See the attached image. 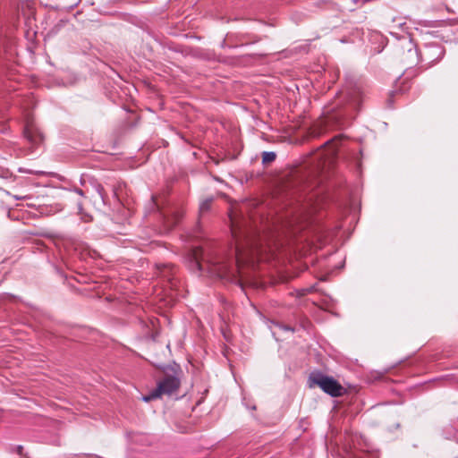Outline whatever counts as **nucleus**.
<instances>
[{"label": "nucleus", "mask_w": 458, "mask_h": 458, "mask_svg": "<svg viewBox=\"0 0 458 458\" xmlns=\"http://www.w3.org/2000/svg\"><path fill=\"white\" fill-rule=\"evenodd\" d=\"M231 232L235 241V264H229L228 260L210 249L196 247L191 252V267L199 272L207 270L212 276L228 280H236L240 274V263L243 260L246 252L253 255L259 250V235L248 221H238L230 216Z\"/></svg>", "instance_id": "f257e3e1"}, {"label": "nucleus", "mask_w": 458, "mask_h": 458, "mask_svg": "<svg viewBox=\"0 0 458 458\" xmlns=\"http://www.w3.org/2000/svg\"><path fill=\"white\" fill-rule=\"evenodd\" d=\"M310 386H319L326 394L332 397H340L345 393L344 387L334 377L320 372L311 373L310 376Z\"/></svg>", "instance_id": "f03ea898"}, {"label": "nucleus", "mask_w": 458, "mask_h": 458, "mask_svg": "<svg viewBox=\"0 0 458 458\" xmlns=\"http://www.w3.org/2000/svg\"><path fill=\"white\" fill-rule=\"evenodd\" d=\"M180 386V380L178 377L174 376H166L163 380H161L156 388V395H163L167 394L170 395Z\"/></svg>", "instance_id": "7ed1b4c3"}, {"label": "nucleus", "mask_w": 458, "mask_h": 458, "mask_svg": "<svg viewBox=\"0 0 458 458\" xmlns=\"http://www.w3.org/2000/svg\"><path fill=\"white\" fill-rule=\"evenodd\" d=\"M24 136L33 145H38L43 140V136L33 124H27L24 129Z\"/></svg>", "instance_id": "20e7f679"}, {"label": "nucleus", "mask_w": 458, "mask_h": 458, "mask_svg": "<svg viewBox=\"0 0 458 458\" xmlns=\"http://www.w3.org/2000/svg\"><path fill=\"white\" fill-rule=\"evenodd\" d=\"M403 43L402 47L403 48H406L408 51V54L411 56H415L417 55V50L415 48V46L411 40V38L409 36H403L402 38Z\"/></svg>", "instance_id": "39448f33"}, {"label": "nucleus", "mask_w": 458, "mask_h": 458, "mask_svg": "<svg viewBox=\"0 0 458 458\" xmlns=\"http://www.w3.org/2000/svg\"><path fill=\"white\" fill-rule=\"evenodd\" d=\"M276 157V155L275 152H264L262 155V161L263 163H270L273 162Z\"/></svg>", "instance_id": "423d86ee"}, {"label": "nucleus", "mask_w": 458, "mask_h": 458, "mask_svg": "<svg viewBox=\"0 0 458 458\" xmlns=\"http://www.w3.org/2000/svg\"><path fill=\"white\" fill-rule=\"evenodd\" d=\"M211 202H212L211 199L202 201L200 204V207H199L200 212H207L210 208Z\"/></svg>", "instance_id": "0eeeda50"}, {"label": "nucleus", "mask_w": 458, "mask_h": 458, "mask_svg": "<svg viewBox=\"0 0 458 458\" xmlns=\"http://www.w3.org/2000/svg\"><path fill=\"white\" fill-rule=\"evenodd\" d=\"M349 97L352 101L354 102V104H357L359 102V97H360V89H355L352 92L348 93Z\"/></svg>", "instance_id": "6e6552de"}, {"label": "nucleus", "mask_w": 458, "mask_h": 458, "mask_svg": "<svg viewBox=\"0 0 458 458\" xmlns=\"http://www.w3.org/2000/svg\"><path fill=\"white\" fill-rule=\"evenodd\" d=\"M160 397L159 395H156V389L152 391L148 395L144 396L142 399L145 402H149L150 400Z\"/></svg>", "instance_id": "1a4fd4ad"}, {"label": "nucleus", "mask_w": 458, "mask_h": 458, "mask_svg": "<svg viewBox=\"0 0 458 458\" xmlns=\"http://www.w3.org/2000/svg\"><path fill=\"white\" fill-rule=\"evenodd\" d=\"M276 327H278L279 328L284 330V331H291V332H293V328L291 327L290 326H284L282 324H279L277 323L276 324Z\"/></svg>", "instance_id": "9d476101"}, {"label": "nucleus", "mask_w": 458, "mask_h": 458, "mask_svg": "<svg viewBox=\"0 0 458 458\" xmlns=\"http://www.w3.org/2000/svg\"><path fill=\"white\" fill-rule=\"evenodd\" d=\"M15 450H16V453H17L20 456H22V455H23V454H22V452H23V446H22V445H17V446L15 447Z\"/></svg>", "instance_id": "9b49d317"}, {"label": "nucleus", "mask_w": 458, "mask_h": 458, "mask_svg": "<svg viewBox=\"0 0 458 458\" xmlns=\"http://www.w3.org/2000/svg\"><path fill=\"white\" fill-rule=\"evenodd\" d=\"M75 191H76V193H78V194H79V195H81V196H83V195H84V193H83L82 190H81V189H76V190H75Z\"/></svg>", "instance_id": "f8f14e48"}, {"label": "nucleus", "mask_w": 458, "mask_h": 458, "mask_svg": "<svg viewBox=\"0 0 458 458\" xmlns=\"http://www.w3.org/2000/svg\"><path fill=\"white\" fill-rule=\"evenodd\" d=\"M437 49L438 50L439 52V55H443L444 54V51L442 49H440L439 47H437Z\"/></svg>", "instance_id": "ddd939ff"}, {"label": "nucleus", "mask_w": 458, "mask_h": 458, "mask_svg": "<svg viewBox=\"0 0 458 458\" xmlns=\"http://www.w3.org/2000/svg\"><path fill=\"white\" fill-rule=\"evenodd\" d=\"M390 33H391V35H393V36H394V35H395V33H394V32H393V31H390Z\"/></svg>", "instance_id": "4468645a"}, {"label": "nucleus", "mask_w": 458, "mask_h": 458, "mask_svg": "<svg viewBox=\"0 0 458 458\" xmlns=\"http://www.w3.org/2000/svg\"><path fill=\"white\" fill-rule=\"evenodd\" d=\"M352 1H353L354 3H357V2H358V0H352Z\"/></svg>", "instance_id": "2eb2a0df"}]
</instances>
